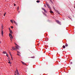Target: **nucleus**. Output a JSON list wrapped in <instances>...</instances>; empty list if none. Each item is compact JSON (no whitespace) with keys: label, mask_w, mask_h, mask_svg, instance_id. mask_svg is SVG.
<instances>
[{"label":"nucleus","mask_w":75,"mask_h":75,"mask_svg":"<svg viewBox=\"0 0 75 75\" xmlns=\"http://www.w3.org/2000/svg\"><path fill=\"white\" fill-rule=\"evenodd\" d=\"M17 53L20 54H21V53H20V52H19V51H17Z\"/></svg>","instance_id":"obj_17"},{"label":"nucleus","mask_w":75,"mask_h":75,"mask_svg":"<svg viewBox=\"0 0 75 75\" xmlns=\"http://www.w3.org/2000/svg\"><path fill=\"white\" fill-rule=\"evenodd\" d=\"M16 72H17V73H18V70H17V69H16Z\"/></svg>","instance_id":"obj_25"},{"label":"nucleus","mask_w":75,"mask_h":75,"mask_svg":"<svg viewBox=\"0 0 75 75\" xmlns=\"http://www.w3.org/2000/svg\"><path fill=\"white\" fill-rule=\"evenodd\" d=\"M68 44H66L65 45V46H66V47H68Z\"/></svg>","instance_id":"obj_19"},{"label":"nucleus","mask_w":75,"mask_h":75,"mask_svg":"<svg viewBox=\"0 0 75 75\" xmlns=\"http://www.w3.org/2000/svg\"><path fill=\"white\" fill-rule=\"evenodd\" d=\"M46 5L47 6H49V4H47Z\"/></svg>","instance_id":"obj_24"},{"label":"nucleus","mask_w":75,"mask_h":75,"mask_svg":"<svg viewBox=\"0 0 75 75\" xmlns=\"http://www.w3.org/2000/svg\"><path fill=\"white\" fill-rule=\"evenodd\" d=\"M9 35L10 37L11 38V39H13V36H12V35H11V34L9 33Z\"/></svg>","instance_id":"obj_1"},{"label":"nucleus","mask_w":75,"mask_h":75,"mask_svg":"<svg viewBox=\"0 0 75 75\" xmlns=\"http://www.w3.org/2000/svg\"><path fill=\"white\" fill-rule=\"evenodd\" d=\"M63 48H65V46L63 45Z\"/></svg>","instance_id":"obj_16"},{"label":"nucleus","mask_w":75,"mask_h":75,"mask_svg":"<svg viewBox=\"0 0 75 75\" xmlns=\"http://www.w3.org/2000/svg\"><path fill=\"white\" fill-rule=\"evenodd\" d=\"M11 41H12V40H11Z\"/></svg>","instance_id":"obj_43"},{"label":"nucleus","mask_w":75,"mask_h":75,"mask_svg":"<svg viewBox=\"0 0 75 75\" xmlns=\"http://www.w3.org/2000/svg\"><path fill=\"white\" fill-rule=\"evenodd\" d=\"M56 22H57V23H58V24H60V22H59V21L58 20H56Z\"/></svg>","instance_id":"obj_3"},{"label":"nucleus","mask_w":75,"mask_h":75,"mask_svg":"<svg viewBox=\"0 0 75 75\" xmlns=\"http://www.w3.org/2000/svg\"><path fill=\"white\" fill-rule=\"evenodd\" d=\"M57 13H59V12L58 11H57Z\"/></svg>","instance_id":"obj_42"},{"label":"nucleus","mask_w":75,"mask_h":75,"mask_svg":"<svg viewBox=\"0 0 75 75\" xmlns=\"http://www.w3.org/2000/svg\"><path fill=\"white\" fill-rule=\"evenodd\" d=\"M44 12H45V13H47V11H46L45 9L44 10Z\"/></svg>","instance_id":"obj_13"},{"label":"nucleus","mask_w":75,"mask_h":75,"mask_svg":"<svg viewBox=\"0 0 75 75\" xmlns=\"http://www.w3.org/2000/svg\"><path fill=\"white\" fill-rule=\"evenodd\" d=\"M11 58H13V57H12V56H11Z\"/></svg>","instance_id":"obj_37"},{"label":"nucleus","mask_w":75,"mask_h":75,"mask_svg":"<svg viewBox=\"0 0 75 75\" xmlns=\"http://www.w3.org/2000/svg\"><path fill=\"white\" fill-rule=\"evenodd\" d=\"M6 14V13L5 12V13L4 14V16H5V14Z\"/></svg>","instance_id":"obj_30"},{"label":"nucleus","mask_w":75,"mask_h":75,"mask_svg":"<svg viewBox=\"0 0 75 75\" xmlns=\"http://www.w3.org/2000/svg\"><path fill=\"white\" fill-rule=\"evenodd\" d=\"M43 14L45 15V16H47V15H46V14H45V13H44V12H43Z\"/></svg>","instance_id":"obj_9"},{"label":"nucleus","mask_w":75,"mask_h":75,"mask_svg":"<svg viewBox=\"0 0 75 75\" xmlns=\"http://www.w3.org/2000/svg\"><path fill=\"white\" fill-rule=\"evenodd\" d=\"M17 75V73L16 72V71H15V75Z\"/></svg>","instance_id":"obj_14"},{"label":"nucleus","mask_w":75,"mask_h":75,"mask_svg":"<svg viewBox=\"0 0 75 75\" xmlns=\"http://www.w3.org/2000/svg\"><path fill=\"white\" fill-rule=\"evenodd\" d=\"M9 32H10V33H11V34H13V32H12V30H9Z\"/></svg>","instance_id":"obj_6"},{"label":"nucleus","mask_w":75,"mask_h":75,"mask_svg":"<svg viewBox=\"0 0 75 75\" xmlns=\"http://www.w3.org/2000/svg\"><path fill=\"white\" fill-rule=\"evenodd\" d=\"M40 1H39V0H37L36 1L37 3H40Z\"/></svg>","instance_id":"obj_10"},{"label":"nucleus","mask_w":75,"mask_h":75,"mask_svg":"<svg viewBox=\"0 0 75 75\" xmlns=\"http://www.w3.org/2000/svg\"><path fill=\"white\" fill-rule=\"evenodd\" d=\"M47 7H48L49 8H50V9H51L50 8V6H47Z\"/></svg>","instance_id":"obj_21"},{"label":"nucleus","mask_w":75,"mask_h":75,"mask_svg":"<svg viewBox=\"0 0 75 75\" xmlns=\"http://www.w3.org/2000/svg\"><path fill=\"white\" fill-rule=\"evenodd\" d=\"M3 53V54H7V52H4Z\"/></svg>","instance_id":"obj_11"},{"label":"nucleus","mask_w":75,"mask_h":75,"mask_svg":"<svg viewBox=\"0 0 75 75\" xmlns=\"http://www.w3.org/2000/svg\"><path fill=\"white\" fill-rule=\"evenodd\" d=\"M18 46H15V47L16 48H17V50H18Z\"/></svg>","instance_id":"obj_5"},{"label":"nucleus","mask_w":75,"mask_h":75,"mask_svg":"<svg viewBox=\"0 0 75 75\" xmlns=\"http://www.w3.org/2000/svg\"><path fill=\"white\" fill-rule=\"evenodd\" d=\"M10 21H11V23H12V24H13V20H10Z\"/></svg>","instance_id":"obj_7"},{"label":"nucleus","mask_w":75,"mask_h":75,"mask_svg":"<svg viewBox=\"0 0 75 75\" xmlns=\"http://www.w3.org/2000/svg\"><path fill=\"white\" fill-rule=\"evenodd\" d=\"M70 64H72V62H70Z\"/></svg>","instance_id":"obj_35"},{"label":"nucleus","mask_w":75,"mask_h":75,"mask_svg":"<svg viewBox=\"0 0 75 75\" xmlns=\"http://www.w3.org/2000/svg\"><path fill=\"white\" fill-rule=\"evenodd\" d=\"M42 10H45V9H44V8H42Z\"/></svg>","instance_id":"obj_20"},{"label":"nucleus","mask_w":75,"mask_h":75,"mask_svg":"<svg viewBox=\"0 0 75 75\" xmlns=\"http://www.w3.org/2000/svg\"><path fill=\"white\" fill-rule=\"evenodd\" d=\"M13 21L14 23L16 25H17V23H16V22L14 21V20H13Z\"/></svg>","instance_id":"obj_2"},{"label":"nucleus","mask_w":75,"mask_h":75,"mask_svg":"<svg viewBox=\"0 0 75 75\" xmlns=\"http://www.w3.org/2000/svg\"><path fill=\"white\" fill-rule=\"evenodd\" d=\"M50 13H54V12H53V11H50Z\"/></svg>","instance_id":"obj_12"},{"label":"nucleus","mask_w":75,"mask_h":75,"mask_svg":"<svg viewBox=\"0 0 75 75\" xmlns=\"http://www.w3.org/2000/svg\"><path fill=\"white\" fill-rule=\"evenodd\" d=\"M9 31H10V30H10V28H9Z\"/></svg>","instance_id":"obj_33"},{"label":"nucleus","mask_w":75,"mask_h":75,"mask_svg":"<svg viewBox=\"0 0 75 75\" xmlns=\"http://www.w3.org/2000/svg\"><path fill=\"white\" fill-rule=\"evenodd\" d=\"M32 58H34V57H31Z\"/></svg>","instance_id":"obj_26"},{"label":"nucleus","mask_w":75,"mask_h":75,"mask_svg":"<svg viewBox=\"0 0 75 75\" xmlns=\"http://www.w3.org/2000/svg\"><path fill=\"white\" fill-rule=\"evenodd\" d=\"M14 6H16V4H14Z\"/></svg>","instance_id":"obj_38"},{"label":"nucleus","mask_w":75,"mask_h":75,"mask_svg":"<svg viewBox=\"0 0 75 75\" xmlns=\"http://www.w3.org/2000/svg\"><path fill=\"white\" fill-rule=\"evenodd\" d=\"M50 0V1H51V0Z\"/></svg>","instance_id":"obj_45"},{"label":"nucleus","mask_w":75,"mask_h":75,"mask_svg":"<svg viewBox=\"0 0 75 75\" xmlns=\"http://www.w3.org/2000/svg\"><path fill=\"white\" fill-rule=\"evenodd\" d=\"M11 28H13V26H11Z\"/></svg>","instance_id":"obj_31"},{"label":"nucleus","mask_w":75,"mask_h":75,"mask_svg":"<svg viewBox=\"0 0 75 75\" xmlns=\"http://www.w3.org/2000/svg\"><path fill=\"white\" fill-rule=\"evenodd\" d=\"M15 45L18 46V45H17V44L15 43Z\"/></svg>","instance_id":"obj_27"},{"label":"nucleus","mask_w":75,"mask_h":75,"mask_svg":"<svg viewBox=\"0 0 75 75\" xmlns=\"http://www.w3.org/2000/svg\"><path fill=\"white\" fill-rule=\"evenodd\" d=\"M69 18L71 19H72L71 18H70V17H69Z\"/></svg>","instance_id":"obj_36"},{"label":"nucleus","mask_w":75,"mask_h":75,"mask_svg":"<svg viewBox=\"0 0 75 75\" xmlns=\"http://www.w3.org/2000/svg\"><path fill=\"white\" fill-rule=\"evenodd\" d=\"M6 56L8 57V54L7 53H6Z\"/></svg>","instance_id":"obj_23"},{"label":"nucleus","mask_w":75,"mask_h":75,"mask_svg":"<svg viewBox=\"0 0 75 75\" xmlns=\"http://www.w3.org/2000/svg\"><path fill=\"white\" fill-rule=\"evenodd\" d=\"M8 63L9 64H11V62L10 61H9V62H8Z\"/></svg>","instance_id":"obj_28"},{"label":"nucleus","mask_w":75,"mask_h":75,"mask_svg":"<svg viewBox=\"0 0 75 75\" xmlns=\"http://www.w3.org/2000/svg\"><path fill=\"white\" fill-rule=\"evenodd\" d=\"M8 60L9 61H10V59L8 58Z\"/></svg>","instance_id":"obj_34"},{"label":"nucleus","mask_w":75,"mask_h":75,"mask_svg":"<svg viewBox=\"0 0 75 75\" xmlns=\"http://www.w3.org/2000/svg\"><path fill=\"white\" fill-rule=\"evenodd\" d=\"M13 49L14 48V47H12Z\"/></svg>","instance_id":"obj_39"},{"label":"nucleus","mask_w":75,"mask_h":75,"mask_svg":"<svg viewBox=\"0 0 75 75\" xmlns=\"http://www.w3.org/2000/svg\"><path fill=\"white\" fill-rule=\"evenodd\" d=\"M1 34L2 36H3V31L2 30V31H1Z\"/></svg>","instance_id":"obj_4"},{"label":"nucleus","mask_w":75,"mask_h":75,"mask_svg":"<svg viewBox=\"0 0 75 75\" xmlns=\"http://www.w3.org/2000/svg\"><path fill=\"white\" fill-rule=\"evenodd\" d=\"M17 55H18V56H21V55H20V54H17Z\"/></svg>","instance_id":"obj_22"},{"label":"nucleus","mask_w":75,"mask_h":75,"mask_svg":"<svg viewBox=\"0 0 75 75\" xmlns=\"http://www.w3.org/2000/svg\"><path fill=\"white\" fill-rule=\"evenodd\" d=\"M22 62L23 64V65H27V64H25V63H24L23 62Z\"/></svg>","instance_id":"obj_8"},{"label":"nucleus","mask_w":75,"mask_h":75,"mask_svg":"<svg viewBox=\"0 0 75 75\" xmlns=\"http://www.w3.org/2000/svg\"><path fill=\"white\" fill-rule=\"evenodd\" d=\"M17 74H18V75H20V74H19L18 73H17Z\"/></svg>","instance_id":"obj_32"},{"label":"nucleus","mask_w":75,"mask_h":75,"mask_svg":"<svg viewBox=\"0 0 75 75\" xmlns=\"http://www.w3.org/2000/svg\"><path fill=\"white\" fill-rule=\"evenodd\" d=\"M1 42L0 41V43Z\"/></svg>","instance_id":"obj_44"},{"label":"nucleus","mask_w":75,"mask_h":75,"mask_svg":"<svg viewBox=\"0 0 75 75\" xmlns=\"http://www.w3.org/2000/svg\"><path fill=\"white\" fill-rule=\"evenodd\" d=\"M45 7H46V5H45Z\"/></svg>","instance_id":"obj_40"},{"label":"nucleus","mask_w":75,"mask_h":75,"mask_svg":"<svg viewBox=\"0 0 75 75\" xmlns=\"http://www.w3.org/2000/svg\"><path fill=\"white\" fill-rule=\"evenodd\" d=\"M17 10H18L19 9V7H18H18L17 8Z\"/></svg>","instance_id":"obj_18"},{"label":"nucleus","mask_w":75,"mask_h":75,"mask_svg":"<svg viewBox=\"0 0 75 75\" xmlns=\"http://www.w3.org/2000/svg\"><path fill=\"white\" fill-rule=\"evenodd\" d=\"M11 59L12 60H13V58H11Z\"/></svg>","instance_id":"obj_41"},{"label":"nucleus","mask_w":75,"mask_h":75,"mask_svg":"<svg viewBox=\"0 0 75 75\" xmlns=\"http://www.w3.org/2000/svg\"><path fill=\"white\" fill-rule=\"evenodd\" d=\"M13 50H16V49L15 48L13 49Z\"/></svg>","instance_id":"obj_29"},{"label":"nucleus","mask_w":75,"mask_h":75,"mask_svg":"<svg viewBox=\"0 0 75 75\" xmlns=\"http://www.w3.org/2000/svg\"><path fill=\"white\" fill-rule=\"evenodd\" d=\"M9 53L10 55L11 56H12V55H11V53L10 52H9Z\"/></svg>","instance_id":"obj_15"}]
</instances>
